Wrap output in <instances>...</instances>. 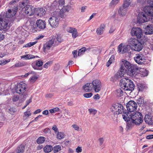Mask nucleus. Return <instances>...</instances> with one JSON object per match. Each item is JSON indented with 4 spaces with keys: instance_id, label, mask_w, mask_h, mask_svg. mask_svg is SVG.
I'll return each mask as SVG.
<instances>
[{
    "instance_id": "obj_1",
    "label": "nucleus",
    "mask_w": 153,
    "mask_h": 153,
    "mask_svg": "<svg viewBox=\"0 0 153 153\" xmlns=\"http://www.w3.org/2000/svg\"><path fill=\"white\" fill-rule=\"evenodd\" d=\"M123 114V119L127 122L131 121V122L136 125H139L143 122V117L141 113L136 112L131 113V112L124 111Z\"/></svg>"
},
{
    "instance_id": "obj_2",
    "label": "nucleus",
    "mask_w": 153,
    "mask_h": 153,
    "mask_svg": "<svg viewBox=\"0 0 153 153\" xmlns=\"http://www.w3.org/2000/svg\"><path fill=\"white\" fill-rule=\"evenodd\" d=\"M121 88L125 90L132 91L134 89V85L132 81L128 79H122L120 81Z\"/></svg>"
},
{
    "instance_id": "obj_3",
    "label": "nucleus",
    "mask_w": 153,
    "mask_h": 153,
    "mask_svg": "<svg viewBox=\"0 0 153 153\" xmlns=\"http://www.w3.org/2000/svg\"><path fill=\"white\" fill-rule=\"evenodd\" d=\"M27 85L23 82H21L18 84L16 87V92L19 94H21L23 96V97L27 95L25 91L26 90Z\"/></svg>"
},
{
    "instance_id": "obj_4",
    "label": "nucleus",
    "mask_w": 153,
    "mask_h": 153,
    "mask_svg": "<svg viewBox=\"0 0 153 153\" xmlns=\"http://www.w3.org/2000/svg\"><path fill=\"white\" fill-rule=\"evenodd\" d=\"M58 14V13L55 12L48 20L49 23L53 28L56 27L59 25V19L57 18Z\"/></svg>"
},
{
    "instance_id": "obj_5",
    "label": "nucleus",
    "mask_w": 153,
    "mask_h": 153,
    "mask_svg": "<svg viewBox=\"0 0 153 153\" xmlns=\"http://www.w3.org/2000/svg\"><path fill=\"white\" fill-rule=\"evenodd\" d=\"M111 111L116 114H121L123 112V107L121 104L117 103L113 105L110 108Z\"/></svg>"
},
{
    "instance_id": "obj_6",
    "label": "nucleus",
    "mask_w": 153,
    "mask_h": 153,
    "mask_svg": "<svg viewBox=\"0 0 153 153\" xmlns=\"http://www.w3.org/2000/svg\"><path fill=\"white\" fill-rule=\"evenodd\" d=\"M150 17L143 13L138 14L137 18V22L139 24L142 23L149 21Z\"/></svg>"
},
{
    "instance_id": "obj_7",
    "label": "nucleus",
    "mask_w": 153,
    "mask_h": 153,
    "mask_svg": "<svg viewBox=\"0 0 153 153\" xmlns=\"http://www.w3.org/2000/svg\"><path fill=\"white\" fill-rule=\"evenodd\" d=\"M131 33L132 36H135L137 38L140 39L142 35V31L140 27H134L131 29Z\"/></svg>"
},
{
    "instance_id": "obj_8",
    "label": "nucleus",
    "mask_w": 153,
    "mask_h": 153,
    "mask_svg": "<svg viewBox=\"0 0 153 153\" xmlns=\"http://www.w3.org/2000/svg\"><path fill=\"white\" fill-rule=\"evenodd\" d=\"M93 88L96 92H99L102 88L101 81L99 79H96L94 80L92 82Z\"/></svg>"
},
{
    "instance_id": "obj_9",
    "label": "nucleus",
    "mask_w": 153,
    "mask_h": 153,
    "mask_svg": "<svg viewBox=\"0 0 153 153\" xmlns=\"http://www.w3.org/2000/svg\"><path fill=\"white\" fill-rule=\"evenodd\" d=\"M126 108L129 112H132L136 110L137 104L134 101H130L126 104Z\"/></svg>"
},
{
    "instance_id": "obj_10",
    "label": "nucleus",
    "mask_w": 153,
    "mask_h": 153,
    "mask_svg": "<svg viewBox=\"0 0 153 153\" xmlns=\"http://www.w3.org/2000/svg\"><path fill=\"white\" fill-rule=\"evenodd\" d=\"M143 11L147 16H153V6H146L143 7Z\"/></svg>"
},
{
    "instance_id": "obj_11",
    "label": "nucleus",
    "mask_w": 153,
    "mask_h": 153,
    "mask_svg": "<svg viewBox=\"0 0 153 153\" xmlns=\"http://www.w3.org/2000/svg\"><path fill=\"white\" fill-rule=\"evenodd\" d=\"M134 59L135 62L138 64H142L145 61L144 56L142 54H137Z\"/></svg>"
},
{
    "instance_id": "obj_12",
    "label": "nucleus",
    "mask_w": 153,
    "mask_h": 153,
    "mask_svg": "<svg viewBox=\"0 0 153 153\" xmlns=\"http://www.w3.org/2000/svg\"><path fill=\"white\" fill-rule=\"evenodd\" d=\"M8 21L7 19H2L0 16V30L6 29L8 26Z\"/></svg>"
},
{
    "instance_id": "obj_13",
    "label": "nucleus",
    "mask_w": 153,
    "mask_h": 153,
    "mask_svg": "<svg viewBox=\"0 0 153 153\" xmlns=\"http://www.w3.org/2000/svg\"><path fill=\"white\" fill-rule=\"evenodd\" d=\"M53 45H54L53 41V40L51 39L44 44L43 48L44 52L45 53L47 52L48 51L50 50Z\"/></svg>"
},
{
    "instance_id": "obj_14",
    "label": "nucleus",
    "mask_w": 153,
    "mask_h": 153,
    "mask_svg": "<svg viewBox=\"0 0 153 153\" xmlns=\"http://www.w3.org/2000/svg\"><path fill=\"white\" fill-rule=\"evenodd\" d=\"M71 7L70 5H67L64 6L60 10V16L62 18H65L66 17V15L65 14L66 12H68L71 9Z\"/></svg>"
},
{
    "instance_id": "obj_15",
    "label": "nucleus",
    "mask_w": 153,
    "mask_h": 153,
    "mask_svg": "<svg viewBox=\"0 0 153 153\" xmlns=\"http://www.w3.org/2000/svg\"><path fill=\"white\" fill-rule=\"evenodd\" d=\"M126 72V71L123 66L121 67L120 70L115 74L114 76L116 79H119L123 76Z\"/></svg>"
},
{
    "instance_id": "obj_16",
    "label": "nucleus",
    "mask_w": 153,
    "mask_h": 153,
    "mask_svg": "<svg viewBox=\"0 0 153 153\" xmlns=\"http://www.w3.org/2000/svg\"><path fill=\"white\" fill-rule=\"evenodd\" d=\"M35 9L32 6L30 5H28L26 6L25 12L26 14H28L29 16H31L35 12Z\"/></svg>"
},
{
    "instance_id": "obj_17",
    "label": "nucleus",
    "mask_w": 153,
    "mask_h": 153,
    "mask_svg": "<svg viewBox=\"0 0 153 153\" xmlns=\"http://www.w3.org/2000/svg\"><path fill=\"white\" fill-rule=\"evenodd\" d=\"M137 69V68H136L133 66L132 68L128 70L126 72L128 75L132 77L133 76L135 77V76L137 74L136 70Z\"/></svg>"
},
{
    "instance_id": "obj_18",
    "label": "nucleus",
    "mask_w": 153,
    "mask_h": 153,
    "mask_svg": "<svg viewBox=\"0 0 153 153\" xmlns=\"http://www.w3.org/2000/svg\"><path fill=\"white\" fill-rule=\"evenodd\" d=\"M122 62L123 63L121 67L123 66V68L126 70V72L128 70L132 68V67L133 66V65L126 60H123L122 61Z\"/></svg>"
},
{
    "instance_id": "obj_19",
    "label": "nucleus",
    "mask_w": 153,
    "mask_h": 153,
    "mask_svg": "<svg viewBox=\"0 0 153 153\" xmlns=\"http://www.w3.org/2000/svg\"><path fill=\"white\" fill-rule=\"evenodd\" d=\"M36 25L37 27L39 28L44 29L46 27V23L45 21L39 19L37 20L36 22Z\"/></svg>"
},
{
    "instance_id": "obj_20",
    "label": "nucleus",
    "mask_w": 153,
    "mask_h": 153,
    "mask_svg": "<svg viewBox=\"0 0 153 153\" xmlns=\"http://www.w3.org/2000/svg\"><path fill=\"white\" fill-rule=\"evenodd\" d=\"M127 10V8L122 6L119 8L118 11V13L120 16H123L126 14Z\"/></svg>"
},
{
    "instance_id": "obj_21",
    "label": "nucleus",
    "mask_w": 153,
    "mask_h": 153,
    "mask_svg": "<svg viewBox=\"0 0 153 153\" xmlns=\"http://www.w3.org/2000/svg\"><path fill=\"white\" fill-rule=\"evenodd\" d=\"M138 41L137 39L135 38H131L129 39L128 40L129 46L132 49Z\"/></svg>"
},
{
    "instance_id": "obj_22",
    "label": "nucleus",
    "mask_w": 153,
    "mask_h": 153,
    "mask_svg": "<svg viewBox=\"0 0 153 153\" xmlns=\"http://www.w3.org/2000/svg\"><path fill=\"white\" fill-rule=\"evenodd\" d=\"M17 9H9L6 12V16L7 18H9L14 16L17 12Z\"/></svg>"
},
{
    "instance_id": "obj_23",
    "label": "nucleus",
    "mask_w": 153,
    "mask_h": 153,
    "mask_svg": "<svg viewBox=\"0 0 153 153\" xmlns=\"http://www.w3.org/2000/svg\"><path fill=\"white\" fill-rule=\"evenodd\" d=\"M137 42L132 50L135 51H139L142 50L143 47L142 44L138 40Z\"/></svg>"
},
{
    "instance_id": "obj_24",
    "label": "nucleus",
    "mask_w": 153,
    "mask_h": 153,
    "mask_svg": "<svg viewBox=\"0 0 153 153\" xmlns=\"http://www.w3.org/2000/svg\"><path fill=\"white\" fill-rule=\"evenodd\" d=\"M93 88L92 83H87L83 87V89L85 92H87L91 91Z\"/></svg>"
},
{
    "instance_id": "obj_25",
    "label": "nucleus",
    "mask_w": 153,
    "mask_h": 153,
    "mask_svg": "<svg viewBox=\"0 0 153 153\" xmlns=\"http://www.w3.org/2000/svg\"><path fill=\"white\" fill-rule=\"evenodd\" d=\"M145 33L147 34H153V25H148L145 28Z\"/></svg>"
},
{
    "instance_id": "obj_26",
    "label": "nucleus",
    "mask_w": 153,
    "mask_h": 153,
    "mask_svg": "<svg viewBox=\"0 0 153 153\" xmlns=\"http://www.w3.org/2000/svg\"><path fill=\"white\" fill-rule=\"evenodd\" d=\"M105 27L104 25H101L100 27L97 29L96 33L98 35L102 34L105 30Z\"/></svg>"
},
{
    "instance_id": "obj_27",
    "label": "nucleus",
    "mask_w": 153,
    "mask_h": 153,
    "mask_svg": "<svg viewBox=\"0 0 153 153\" xmlns=\"http://www.w3.org/2000/svg\"><path fill=\"white\" fill-rule=\"evenodd\" d=\"M144 120L146 123L149 125H151L153 123V120L152 118L148 115H145Z\"/></svg>"
},
{
    "instance_id": "obj_28",
    "label": "nucleus",
    "mask_w": 153,
    "mask_h": 153,
    "mask_svg": "<svg viewBox=\"0 0 153 153\" xmlns=\"http://www.w3.org/2000/svg\"><path fill=\"white\" fill-rule=\"evenodd\" d=\"M43 64V62L42 61L39 60L36 61V65H32L33 68L35 70H42V69H39L37 67H40Z\"/></svg>"
},
{
    "instance_id": "obj_29",
    "label": "nucleus",
    "mask_w": 153,
    "mask_h": 153,
    "mask_svg": "<svg viewBox=\"0 0 153 153\" xmlns=\"http://www.w3.org/2000/svg\"><path fill=\"white\" fill-rule=\"evenodd\" d=\"M51 40L53 41L54 46L57 45L62 41V39L60 36H57L56 38H53Z\"/></svg>"
},
{
    "instance_id": "obj_30",
    "label": "nucleus",
    "mask_w": 153,
    "mask_h": 153,
    "mask_svg": "<svg viewBox=\"0 0 153 153\" xmlns=\"http://www.w3.org/2000/svg\"><path fill=\"white\" fill-rule=\"evenodd\" d=\"M45 13V10L43 8H41L37 10L36 13L38 16H41L44 15Z\"/></svg>"
},
{
    "instance_id": "obj_31",
    "label": "nucleus",
    "mask_w": 153,
    "mask_h": 153,
    "mask_svg": "<svg viewBox=\"0 0 153 153\" xmlns=\"http://www.w3.org/2000/svg\"><path fill=\"white\" fill-rule=\"evenodd\" d=\"M118 50L119 52H121L122 53H123L127 51V48L126 46H123L122 44H120L118 46Z\"/></svg>"
},
{
    "instance_id": "obj_32",
    "label": "nucleus",
    "mask_w": 153,
    "mask_h": 153,
    "mask_svg": "<svg viewBox=\"0 0 153 153\" xmlns=\"http://www.w3.org/2000/svg\"><path fill=\"white\" fill-rule=\"evenodd\" d=\"M44 151L46 153H49L53 150V147L50 145H47L43 149Z\"/></svg>"
},
{
    "instance_id": "obj_33",
    "label": "nucleus",
    "mask_w": 153,
    "mask_h": 153,
    "mask_svg": "<svg viewBox=\"0 0 153 153\" xmlns=\"http://www.w3.org/2000/svg\"><path fill=\"white\" fill-rule=\"evenodd\" d=\"M25 150V146L22 145H20L18 147L16 150L17 153H23Z\"/></svg>"
},
{
    "instance_id": "obj_34",
    "label": "nucleus",
    "mask_w": 153,
    "mask_h": 153,
    "mask_svg": "<svg viewBox=\"0 0 153 153\" xmlns=\"http://www.w3.org/2000/svg\"><path fill=\"white\" fill-rule=\"evenodd\" d=\"M120 0H112L109 4L110 8L113 7L117 4Z\"/></svg>"
},
{
    "instance_id": "obj_35",
    "label": "nucleus",
    "mask_w": 153,
    "mask_h": 153,
    "mask_svg": "<svg viewBox=\"0 0 153 153\" xmlns=\"http://www.w3.org/2000/svg\"><path fill=\"white\" fill-rule=\"evenodd\" d=\"M35 58L34 56L31 54H26L21 56V58H25V59H31Z\"/></svg>"
},
{
    "instance_id": "obj_36",
    "label": "nucleus",
    "mask_w": 153,
    "mask_h": 153,
    "mask_svg": "<svg viewBox=\"0 0 153 153\" xmlns=\"http://www.w3.org/2000/svg\"><path fill=\"white\" fill-rule=\"evenodd\" d=\"M137 2L138 4L142 6L145 5L147 2V0H137Z\"/></svg>"
},
{
    "instance_id": "obj_37",
    "label": "nucleus",
    "mask_w": 153,
    "mask_h": 153,
    "mask_svg": "<svg viewBox=\"0 0 153 153\" xmlns=\"http://www.w3.org/2000/svg\"><path fill=\"white\" fill-rule=\"evenodd\" d=\"M45 138L43 137H40L37 140V142L38 144H42L45 141Z\"/></svg>"
},
{
    "instance_id": "obj_38",
    "label": "nucleus",
    "mask_w": 153,
    "mask_h": 153,
    "mask_svg": "<svg viewBox=\"0 0 153 153\" xmlns=\"http://www.w3.org/2000/svg\"><path fill=\"white\" fill-rule=\"evenodd\" d=\"M114 56L113 55H112L110 58L109 60L108 61V62H107V64H106V66L107 67H108L113 62H114Z\"/></svg>"
},
{
    "instance_id": "obj_39",
    "label": "nucleus",
    "mask_w": 153,
    "mask_h": 153,
    "mask_svg": "<svg viewBox=\"0 0 153 153\" xmlns=\"http://www.w3.org/2000/svg\"><path fill=\"white\" fill-rule=\"evenodd\" d=\"M37 43L36 42H31L28 43L24 46L23 47L29 48L35 45Z\"/></svg>"
},
{
    "instance_id": "obj_40",
    "label": "nucleus",
    "mask_w": 153,
    "mask_h": 153,
    "mask_svg": "<svg viewBox=\"0 0 153 153\" xmlns=\"http://www.w3.org/2000/svg\"><path fill=\"white\" fill-rule=\"evenodd\" d=\"M61 149V147L60 145H57L54 146L53 150L54 153L57 152L60 150Z\"/></svg>"
},
{
    "instance_id": "obj_41",
    "label": "nucleus",
    "mask_w": 153,
    "mask_h": 153,
    "mask_svg": "<svg viewBox=\"0 0 153 153\" xmlns=\"http://www.w3.org/2000/svg\"><path fill=\"white\" fill-rule=\"evenodd\" d=\"M131 3L127 0H124L122 6L128 8V7L131 4Z\"/></svg>"
},
{
    "instance_id": "obj_42",
    "label": "nucleus",
    "mask_w": 153,
    "mask_h": 153,
    "mask_svg": "<svg viewBox=\"0 0 153 153\" xmlns=\"http://www.w3.org/2000/svg\"><path fill=\"white\" fill-rule=\"evenodd\" d=\"M85 51V47L80 49L78 51V55L79 56H81L83 54Z\"/></svg>"
},
{
    "instance_id": "obj_43",
    "label": "nucleus",
    "mask_w": 153,
    "mask_h": 153,
    "mask_svg": "<svg viewBox=\"0 0 153 153\" xmlns=\"http://www.w3.org/2000/svg\"><path fill=\"white\" fill-rule=\"evenodd\" d=\"M144 86L143 85L139 83L137 85V88L139 91H142L144 88Z\"/></svg>"
},
{
    "instance_id": "obj_44",
    "label": "nucleus",
    "mask_w": 153,
    "mask_h": 153,
    "mask_svg": "<svg viewBox=\"0 0 153 153\" xmlns=\"http://www.w3.org/2000/svg\"><path fill=\"white\" fill-rule=\"evenodd\" d=\"M25 63L19 62H18L16 63L15 64V66L16 67H20L25 66Z\"/></svg>"
},
{
    "instance_id": "obj_45",
    "label": "nucleus",
    "mask_w": 153,
    "mask_h": 153,
    "mask_svg": "<svg viewBox=\"0 0 153 153\" xmlns=\"http://www.w3.org/2000/svg\"><path fill=\"white\" fill-rule=\"evenodd\" d=\"M88 111L90 113V114H93L94 115H95L97 112V110L92 108H90L88 109Z\"/></svg>"
},
{
    "instance_id": "obj_46",
    "label": "nucleus",
    "mask_w": 153,
    "mask_h": 153,
    "mask_svg": "<svg viewBox=\"0 0 153 153\" xmlns=\"http://www.w3.org/2000/svg\"><path fill=\"white\" fill-rule=\"evenodd\" d=\"M132 123L131 122V121L127 122L126 128L129 129L131 128L133 126Z\"/></svg>"
},
{
    "instance_id": "obj_47",
    "label": "nucleus",
    "mask_w": 153,
    "mask_h": 153,
    "mask_svg": "<svg viewBox=\"0 0 153 153\" xmlns=\"http://www.w3.org/2000/svg\"><path fill=\"white\" fill-rule=\"evenodd\" d=\"M64 134L63 133L59 132L57 134V138L59 139H61L64 137Z\"/></svg>"
},
{
    "instance_id": "obj_48",
    "label": "nucleus",
    "mask_w": 153,
    "mask_h": 153,
    "mask_svg": "<svg viewBox=\"0 0 153 153\" xmlns=\"http://www.w3.org/2000/svg\"><path fill=\"white\" fill-rule=\"evenodd\" d=\"M92 95V94L91 93H85L83 94L84 97L87 98L91 97Z\"/></svg>"
},
{
    "instance_id": "obj_49",
    "label": "nucleus",
    "mask_w": 153,
    "mask_h": 153,
    "mask_svg": "<svg viewBox=\"0 0 153 153\" xmlns=\"http://www.w3.org/2000/svg\"><path fill=\"white\" fill-rule=\"evenodd\" d=\"M31 114V113H30L29 111H27L24 113V116L26 117V118H27L29 116H30Z\"/></svg>"
},
{
    "instance_id": "obj_50",
    "label": "nucleus",
    "mask_w": 153,
    "mask_h": 153,
    "mask_svg": "<svg viewBox=\"0 0 153 153\" xmlns=\"http://www.w3.org/2000/svg\"><path fill=\"white\" fill-rule=\"evenodd\" d=\"M38 78V77L35 76H33L30 79V81L31 82H34Z\"/></svg>"
},
{
    "instance_id": "obj_51",
    "label": "nucleus",
    "mask_w": 153,
    "mask_h": 153,
    "mask_svg": "<svg viewBox=\"0 0 153 153\" xmlns=\"http://www.w3.org/2000/svg\"><path fill=\"white\" fill-rule=\"evenodd\" d=\"M117 92V94L118 96H121L123 95V92L120 89H118L116 91Z\"/></svg>"
},
{
    "instance_id": "obj_52",
    "label": "nucleus",
    "mask_w": 153,
    "mask_h": 153,
    "mask_svg": "<svg viewBox=\"0 0 153 153\" xmlns=\"http://www.w3.org/2000/svg\"><path fill=\"white\" fill-rule=\"evenodd\" d=\"M72 35L73 38L74 39L76 38L78 36V33L77 30H75V32Z\"/></svg>"
},
{
    "instance_id": "obj_53",
    "label": "nucleus",
    "mask_w": 153,
    "mask_h": 153,
    "mask_svg": "<svg viewBox=\"0 0 153 153\" xmlns=\"http://www.w3.org/2000/svg\"><path fill=\"white\" fill-rule=\"evenodd\" d=\"M137 103L138 104H140V105H141V104H143L144 103L142 98H140V99L137 100Z\"/></svg>"
},
{
    "instance_id": "obj_54",
    "label": "nucleus",
    "mask_w": 153,
    "mask_h": 153,
    "mask_svg": "<svg viewBox=\"0 0 153 153\" xmlns=\"http://www.w3.org/2000/svg\"><path fill=\"white\" fill-rule=\"evenodd\" d=\"M71 126L76 131H79V126L76 124H73Z\"/></svg>"
},
{
    "instance_id": "obj_55",
    "label": "nucleus",
    "mask_w": 153,
    "mask_h": 153,
    "mask_svg": "<svg viewBox=\"0 0 153 153\" xmlns=\"http://www.w3.org/2000/svg\"><path fill=\"white\" fill-rule=\"evenodd\" d=\"M51 62H46L44 65L45 68H47L49 66H50L51 64Z\"/></svg>"
},
{
    "instance_id": "obj_56",
    "label": "nucleus",
    "mask_w": 153,
    "mask_h": 153,
    "mask_svg": "<svg viewBox=\"0 0 153 153\" xmlns=\"http://www.w3.org/2000/svg\"><path fill=\"white\" fill-rule=\"evenodd\" d=\"M74 30V28H72L71 27H68L66 29L67 31L68 32L71 33L72 32V31H73V30Z\"/></svg>"
},
{
    "instance_id": "obj_57",
    "label": "nucleus",
    "mask_w": 153,
    "mask_h": 153,
    "mask_svg": "<svg viewBox=\"0 0 153 153\" xmlns=\"http://www.w3.org/2000/svg\"><path fill=\"white\" fill-rule=\"evenodd\" d=\"M76 152L77 153H79L81 152L82 151V149L81 147H78L76 149Z\"/></svg>"
},
{
    "instance_id": "obj_58",
    "label": "nucleus",
    "mask_w": 153,
    "mask_h": 153,
    "mask_svg": "<svg viewBox=\"0 0 153 153\" xmlns=\"http://www.w3.org/2000/svg\"><path fill=\"white\" fill-rule=\"evenodd\" d=\"M52 129L55 132H57L58 131V128L55 125H53L52 127Z\"/></svg>"
},
{
    "instance_id": "obj_59",
    "label": "nucleus",
    "mask_w": 153,
    "mask_h": 153,
    "mask_svg": "<svg viewBox=\"0 0 153 153\" xmlns=\"http://www.w3.org/2000/svg\"><path fill=\"white\" fill-rule=\"evenodd\" d=\"M44 132L45 133L47 134L49 133L50 132V131L49 129L47 128L44 130Z\"/></svg>"
},
{
    "instance_id": "obj_60",
    "label": "nucleus",
    "mask_w": 153,
    "mask_h": 153,
    "mask_svg": "<svg viewBox=\"0 0 153 153\" xmlns=\"http://www.w3.org/2000/svg\"><path fill=\"white\" fill-rule=\"evenodd\" d=\"M58 2L59 5L64 4L65 3L64 0H59Z\"/></svg>"
},
{
    "instance_id": "obj_61",
    "label": "nucleus",
    "mask_w": 153,
    "mask_h": 153,
    "mask_svg": "<svg viewBox=\"0 0 153 153\" xmlns=\"http://www.w3.org/2000/svg\"><path fill=\"white\" fill-rule=\"evenodd\" d=\"M4 38V35L0 33V40L1 41L3 40Z\"/></svg>"
},
{
    "instance_id": "obj_62",
    "label": "nucleus",
    "mask_w": 153,
    "mask_h": 153,
    "mask_svg": "<svg viewBox=\"0 0 153 153\" xmlns=\"http://www.w3.org/2000/svg\"><path fill=\"white\" fill-rule=\"evenodd\" d=\"M100 98V97H99V95L98 94H97L95 95L94 96V98L95 99H99Z\"/></svg>"
},
{
    "instance_id": "obj_63",
    "label": "nucleus",
    "mask_w": 153,
    "mask_h": 153,
    "mask_svg": "<svg viewBox=\"0 0 153 153\" xmlns=\"http://www.w3.org/2000/svg\"><path fill=\"white\" fill-rule=\"evenodd\" d=\"M19 98L17 97H14L13 98V100L14 102L17 101L19 100Z\"/></svg>"
},
{
    "instance_id": "obj_64",
    "label": "nucleus",
    "mask_w": 153,
    "mask_h": 153,
    "mask_svg": "<svg viewBox=\"0 0 153 153\" xmlns=\"http://www.w3.org/2000/svg\"><path fill=\"white\" fill-rule=\"evenodd\" d=\"M146 138L147 139H151L153 138V135H148L146 137Z\"/></svg>"
}]
</instances>
